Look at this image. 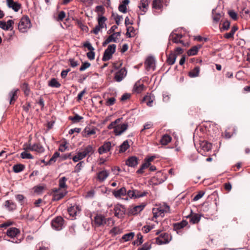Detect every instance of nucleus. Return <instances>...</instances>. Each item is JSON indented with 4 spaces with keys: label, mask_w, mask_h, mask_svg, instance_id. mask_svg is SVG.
Returning <instances> with one entry per match:
<instances>
[{
    "label": "nucleus",
    "mask_w": 250,
    "mask_h": 250,
    "mask_svg": "<svg viewBox=\"0 0 250 250\" xmlns=\"http://www.w3.org/2000/svg\"><path fill=\"white\" fill-rule=\"evenodd\" d=\"M202 46V45L200 44L193 46L188 51V55L190 56L196 55Z\"/></svg>",
    "instance_id": "nucleus-34"
},
{
    "label": "nucleus",
    "mask_w": 250,
    "mask_h": 250,
    "mask_svg": "<svg viewBox=\"0 0 250 250\" xmlns=\"http://www.w3.org/2000/svg\"><path fill=\"white\" fill-rule=\"evenodd\" d=\"M148 1L147 0H141L138 7L142 11L141 15H144L147 10L148 7Z\"/></svg>",
    "instance_id": "nucleus-25"
},
{
    "label": "nucleus",
    "mask_w": 250,
    "mask_h": 250,
    "mask_svg": "<svg viewBox=\"0 0 250 250\" xmlns=\"http://www.w3.org/2000/svg\"><path fill=\"white\" fill-rule=\"evenodd\" d=\"M112 194L116 198H120L126 195V189L125 187H122L120 189L114 190Z\"/></svg>",
    "instance_id": "nucleus-27"
},
{
    "label": "nucleus",
    "mask_w": 250,
    "mask_h": 250,
    "mask_svg": "<svg viewBox=\"0 0 250 250\" xmlns=\"http://www.w3.org/2000/svg\"><path fill=\"white\" fill-rule=\"evenodd\" d=\"M21 90L23 91L25 96H28L30 93V88L27 83H24L21 85Z\"/></svg>",
    "instance_id": "nucleus-44"
},
{
    "label": "nucleus",
    "mask_w": 250,
    "mask_h": 250,
    "mask_svg": "<svg viewBox=\"0 0 250 250\" xmlns=\"http://www.w3.org/2000/svg\"><path fill=\"white\" fill-rule=\"evenodd\" d=\"M116 99L114 97H111L107 99L105 102L106 106H111L115 104Z\"/></svg>",
    "instance_id": "nucleus-64"
},
{
    "label": "nucleus",
    "mask_w": 250,
    "mask_h": 250,
    "mask_svg": "<svg viewBox=\"0 0 250 250\" xmlns=\"http://www.w3.org/2000/svg\"><path fill=\"white\" fill-rule=\"evenodd\" d=\"M135 234L134 232H131L124 234L122 238L120 239V242H125L131 240L134 237Z\"/></svg>",
    "instance_id": "nucleus-35"
},
{
    "label": "nucleus",
    "mask_w": 250,
    "mask_h": 250,
    "mask_svg": "<svg viewBox=\"0 0 250 250\" xmlns=\"http://www.w3.org/2000/svg\"><path fill=\"white\" fill-rule=\"evenodd\" d=\"M170 207L166 203H163L158 205H156L155 207L152 209V213L153 217L152 220H154V218H157L158 217H164L165 214L169 212Z\"/></svg>",
    "instance_id": "nucleus-2"
},
{
    "label": "nucleus",
    "mask_w": 250,
    "mask_h": 250,
    "mask_svg": "<svg viewBox=\"0 0 250 250\" xmlns=\"http://www.w3.org/2000/svg\"><path fill=\"white\" fill-rule=\"evenodd\" d=\"M145 86L143 83H140V81H138L134 85L133 90L137 93H140L145 90Z\"/></svg>",
    "instance_id": "nucleus-33"
},
{
    "label": "nucleus",
    "mask_w": 250,
    "mask_h": 250,
    "mask_svg": "<svg viewBox=\"0 0 250 250\" xmlns=\"http://www.w3.org/2000/svg\"><path fill=\"white\" fill-rule=\"evenodd\" d=\"M5 207L10 211H13L17 208L16 203L10 200L5 201Z\"/></svg>",
    "instance_id": "nucleus-38"
},
{
    "label": "nucleus",
    "mask_w": 250,
    "mask_h": 250,
    "mask_svg": "<svg viewBox=\"0 0 250 250\" xmlns=\"http://www.w3.org/2000/svg\"><path fill=\"white\" fill-rule=\"evenodd\" d=\"M64 223V220L61 216H58L54 218L51 222V227L56 230H60L62 229Z\"/></svg>",
    "instance_id": "nucleus-5"
},
{
    "label": "nucleus",
    "mask_w": 250,
    "mask_h": 250,
    "mask_svg": "<svg viewBox=\"0 0 250 250\" xmlns=\"http://www.w3.org/2000/svg\"><path fill=\"white\" fill-rule=\"evenodd\" d=\"M32 151H35L39 154L43 153L45 151L44 147L40 142L35 143L32 145Z\"/></svg>",
    "instance_id": "nucleus-23"
},
{
    "label": "nucleus",
    "mask_w": 250,
    "mask_h": 250,
    "mask_svg": "<svg viewBox=\"0 0 250 250\" xmlns=\"http://www.w3.org/2000/svg\"><path fill=\"white\" fill-rule=\"evenodd\" d=\"M7 4L9 8L12 9L15 12H18L21 8V5L14 0H7Z\"/></svg>",
    "instance_id": "nucleus-19"
},
{
    "label": "nucleus",
    "mask_w": 250,
    "mask_h": 250,
    "mask_svg": "<svg viewBox=\"0 0 250 250\" xmlns=\"http://www.w3.org/2000/svg\"><path fill=\"white\" fill-rule=\"evenodd\" d=\"M137 239L132 243V244L133 245H137L138 246L143 243V236L141 233H138L137 234Z\"/></svg>",
    "instance_id": "nucleus-50"
},
{
    "label": "nucleus",
    "mask_w": 250,
    "mask_h": 250,
    "mask_svg": "<svg viewBox=\"0 0 250 250\" xmlns=\"http://www.w3.org/2000/svg\"><path fill=\"white\" fill-rule=\"evenodd\" d=\"M21 157L22 159H33L34 158V156L30 154V153H28L27 151H23L21 154Z\"/></svg>",
    "instance_id": "nucleus-56"
},
{
    "label": "nucleus",
    "mask_w": 250,
    "mask_h": 250,
    "mask_svg": "<svg viewBox=\"0 0 250 250\" xmlns=\"http://www.w3.org/2000/svg\"><path fill=\"white\" fill-rule=\"evenodd\" d=\"M172 37V33H171L169 36V42L167 45V48L166 50V54L167 57V62L169 64H172V50L170 49V40Z\"/></svg>",
    "instance_id": "nucleus-26"
},
{
    "label": "nucleus",
    "mask_w": 250,
    "mask_h": 250,
    "mask_svg": "<svg viewBox=\"0 0 250 250\" xmlns=\"http://www.w3.org/2000/svg\"><path fill=\"white\" fill-rule=\"evenodd\" d=\"M138 158L135 156L129 157L125 161V165L129 167H134L138 164Z\"/></svg>",
    "instance_id": "nucleus-20"
},
{
    "label": "nucleus",
    "mask_w": 250,
    "mask_h": 250,
    "mask_svg": "<svg viewBox=\"0 0 250 250\" xmlns=\"http://www.w3.org/2000/svg\"><path fill=\"white\" fill-rule=\"evenodd\" d=\"M127 74V71L125 68H121L116 74L114 78H124Z\"/></svg>",
    "instance_id": "nucleus-43"
},
{
    "label": "nucleus",
    "mask_w": 250,
    "mask_h": 250,
    "mask_svg": "<svg viewBox=\"0 0 250 250\" xmlns=\"http://www.w3.org/2000/svg\"><path fill=\"white\" fill-rule=\"evenodd\" d=\"M151 165L150 163H149L146 160H145V162L142 164L140 167L137 170V173L138 174H142L144 173V170L149 167Z\"/></svg>",
    "instance_id": "nucleus-45"
},
{
    "label": "nucleus",
    "mask_w": 250,
    "mask_h": 250,
    "mask_svg": "<svg viewBox=\"0 0 250 250\" xmlns=\"http://www.w3.org/2000/svg\"><path fill=\"white\" fill-rule=\"evenodd\" d=\"M31 27V21L27 16L22 17L18 24V29L20 32L24 33Z\"/></svg>",
    "instance_id": "nucleus-4"
},
{
    "label": "nucleus",
    "mask_w": 250,
    "mask_h": 250,
    "mask_svg": "<svg viewBox=\"0 0 250 250\" xmlns=\"http://www.w3.org/2000/svg\"><path fill=\"white\" fill-rule=\"evenodd\" d=\"M211 144L207 141L203 142L201 144L202 149L206 151H208L211 149Z\"/></svg>",
    "instance_id": "nucleus-52"
},
{
    "label": "nucleus",
    "mask_w": 250,
    "mask_h": 250,
    "mask_svg": "<svg viewBox=\"0 0 250 250\" xmlns=\"http://www.w3.org/2000/svg\"><path fill=\"white\" fill-rule=\"evenodd\" d=\"M151 248V242L147 241L144 243L142 246L137 250H149Z\"/></svg>",
    "instance_id": "nucleus-59"
},
{
    "label": "nucleus",
    "mask_w": 250,
    "mask_h": 250,
    "mask_svg": "<svg viewBox=\"0 0 250 250\" xmlns=\"http://www.w3.org/2000/svg\"><path fill=\"white\" fill-rule=\"evenodd\" d=\"M154 228V225H146L142 227V230L144 233H148Z\"/></svg>",
    "instance_id": "nucleus-62"
},
{
    "label": "nucleus",
    "mask_w": 250,
    "mask_h": 250,
    "mask_svg": "<svg viewBox=\"0 0 250 250\" xmlns=\"http://www.w3.org/2000/svg\"><path fill=\"white\" fill-rule=\"evenodd\" d=\"M200 72V67L196 66L193 69L189 72V76L190 77H198Z\"/></svg>",
    "instance_id": "nucleus-51"
},
{
    "label": "nucleus",
    "mask_w": 250,
    "mask_h": 250,
    "mask_svg": "<svg viewBox=\"0 0 250 250\" xmlns=\"http://www.w3.org/2000/svg\"><path fill=\"white\" fill-rule=\"evenodd\" d=\"M145 203H142L141 205L134 206L128 209V214L135 215L141 212L146 206Z\"/></svg>",
    "instance_id": "nucleus-11"
},
{
    "label": "nucleus",
    "mask_w": 250,
    "mask_h": 250,
    "mask_svg": "<svg viewBox=\"0 0 250 250\" xmlns=\"http://www.w3.org/2000/svg\"><path fill=\"white\" fill-rule=\"evenodd\" d=\"M173 137L175 141L174 146L175 147V150L177 152H181V146L182 144V140H179L178 137L174 135V133H173Z\"/></svg>",
    "instance_id": "nucleus-32"
},
{
    "label": "nucleus",
    "mask_w": 250,
    "mask_h": 250,
    "mask_svg": "<svg viewBox=\"0 0 250 250\" xmlns=\"http://www.w3.org/2000/svg\"><path fill=\"white\" fill-rule=\"evenodd\" d=\"M85 158V156H84V155L83 154L82 152H78L77 155L74 156L72 158V160L74 162H78L80 160H82Z\"/></svg>",
    "instance_id": "nucleus-55"
},
{
    "label": "nucleus",
    "mask_w": 250,
    "mask_h": 250,
    "mask_svg": "<svg viewBox=\"0 0 250 250\" xmlns=\"http://www.w3.org/2000/svg\"><path fill=\"white\" fill-rule=\"evenodd\" d=\"M52 192V200L54 201H59L62 199L67 193V191H60V189L58 188L53 189Z\"/></svg>",
    "instance_id": "nucleus-9"
},
{
    "label": "nucleus",
    "mask_w": 250,
    "mask_h": 250,
    "mask_svg": "<svg viewBox=\"0 0 250 250\" xmlns=\"http://www.w3.org/2000/svg\"><path fill=\"white\" fill-rule=\"evenodd\" d=\"M187 218H189V222L192 224H198L201 218V215L198 213H193L190 209V214L186 216Z\"/></svg>",
    "instance_id": "nucleus-12"
},
{
    "label": "nucleus",
    "mask_w": 250,
    "mask_h": 250,
    "mask_svg": "<svg viewBox=\"0 0 250 250\" xmlns=\"http://www.w3.org/2000/svg\"><path fill=\"white\" fill-rule=\"evenodd\" d=\"M116 45L115 44H110L105 50L102 60L104 62L109 60L112 57V55L115 52Z\"/></svg>",
    "instance_id": "nucleus-6"
},
{
    "label": "nucleus",
    "mask_w": 250,
    "mask_h": 250,
    "mask_svg": "<svg viewBox=\"0 0 250 250\" xmlns=\"http://www.w3.org/2000/svg\"><path fill=\"white\" fill-rule=\"evenodd\" d=\"M154 100V97L151 94L147 93V94L144 97L142 101L146 104L147 105L151 106Z\"/></svg>",
    "instance_id": "nucleus-28"
},
{
    "label": "nucleus",
    "mask_w": 250,
    "mask_h": 250,
    "mask_svg": "<svg viewBox=\"0 0 250 250\" xmlns=\"http://www.w3.org/2000/svg\"><path fill=\"white\" fill-rule=\"evenodd\" d=\"M60 153H59L57 151L55 152L53 154L52 157L46 163V166L50 165L53 163H55L57 161V159L60 157Z\"/></svg>",
    "instance_id": "nucleus-47"
},
{
    "label": "nucleus",
    "mask_w": 250,
    "mask_h": 250,
    "mask_svg": "<svg viewBox=\"0 0 250 250\" xmlns=\"http://www.w3.org/2000/svg\"><path fill=\"white\" fill-rule=\"evenodd\" d=\"M20 236L21 231L19 229L11 227L6 232L5 237H7V238L5 239L14 243H20L21 241V238H20Z\"/></svg>",
    "instance_id": "nucleus-1"
},
{
    "label": "nucleus",
    "mask_w": 250,
    "mask_h": 250,
    "mask_svg": "<svg viewBox=\"0 0 250 250\" xmlns=\"http://www.w3.org/2000/svg\"><path fill=\"white\" fill-rule=\"evenodd\" d=\"M107 20V19L103 16H98L97 21H98V25H97L95 28L93 29L92 32L95 34L97 35L101 29L106 28V24H105V22Z\"/></svg>",
    "instance_id": "nucleus-7"
},
{
    "label": "nucleus",
    "mask_w": 250,
    "mask_h": 250,
    "mask_svg": "<svg viewBox=\"0 0 250 250\" xmlns=\"http://www.w3.org/2000/svg\"><path fill=\"white\" fill-rule=\"evenodd\" d=\"M238 30V27L236 26H234L231 28V31L225 34L224 37L226 39H230L233 38L234 34L235 32Z\"/></svg>",
    "instance_id": "nucleus-49"
},
{
    "label": "nucleus",
    "mask_w": 250,
    "mask_h": 250,
    "mask_svg": "<svg viewBox=\"0 0 250 250\" xmlns=\"http://www.w3.org/2000/svg\"><path fill=\"white\" fill-rule=\"evenodd\" d=\"M114 35V34H112L111 35L108 36L107 38L102 43V45L103 46H105L107 44L111 42H117V39Z\"/></svg>",
    "instance_id": "nucleus-39"
},
{
    "label": "nucleus",
    "mask_w": 250,
    "mask_h": 250,
    "mask_svg": "<svg viewBox=\"0 0 250 250\" xmlns=\"http://www.w3.org/2000/svg\"><path fill=\"white\" fill-rule=\"evenodd\" d=\"M171 141V137L167 135H164L161 139L160 142L163 145H167Z\"/></svg>",
    "instance_id": "nucleus-54"
},
{
    "label": "nucleus",
    "mask_w": 250,
    "mask_h": 250,
    "mask_svg": "<svg viewBox=\"0 0 250 250\" xmlns=\"http://www.w3.org/2000/svg\"><path fill=\"white\" fill-rule=\"evenodd\" d=\"M128 128V124L124 123L120 125H117L114 130V133L116 136L121 135Z\"/></svg>",
    "instance_id": "nucleus-17"
},
{
    "label": "nucleus",
    "mask_w": 250,
    "mask_h": 250,
    "mask_svg": "<svg viewBox=\"0 0 250 250\" xmlns=\"http://www.w3.org/2000/svg\"><path fill=\"white\" fill-rule=\"evenodd\" d=\"M145 66L147 71L154 70L155 67V61L153 57H148L146 60Z\"/></svg>",
    "instance_id": "nucleus-15"
},
{
    "label": "nucleus",
    "mask_w": 250,
    "mask_h": 250,
    "mask_svg": "<svg viewBox=\"0 0 250 250\" xmlns=\"http://www.w3.org/2000/svg\"><path fill=\"white\" fill-rule=\"evenodd\" d=\"M130 147L127 140L125 141L120 146L119 152L123 153L125 152Z\"/></svg>",
    "instance_id": "nucleus-36"
},
{
    "label": "nucleus",
    "mask_w": 250,
    "mask_h": 250,
    "mask_svg": "<svg viewBox=\"0 0 250 250\" xmlns=\"http://www.w3.org/2000/svg\"><path fill=\"white\" fill-rule=\"evenodd\" d=\"M94 147L92 145H88L85 147L82 152L85 157L87 156H90L94 152Z\"/></svg>",
    "instance_id": "nucleus-29"
},
{
    "label": "nucleus",
    "mask_w": 250,
    "mask_h": 250,
    "mask_svg": "<svg viewBox=\"0 0 250 250\" xmlns=\"http://www.w3.org/2000/svg\"><path fill=\"white\" fill-rule=\"evenodd\" d=\"M129 3V0H124L120 4L118 7V10L120 12L123 13H126L127 12V6Z\"/></svg>",
    "instance_id": "nucleus-30"
},
{
    "label": "nucleus",
    "mask_w": 250,
    "mask_h": 250,
    "mask_svg": "<svg viewBox=\"0 0 250 250\" xmlns=\"http://www.w3.org/2000/svg\"><path fill=\"white\" fill-rule=\"evenodd\" d=\"M169 240V236L167 233H162L155 238V242L158 245L167 243Z\"/></svg>",
    "instance_id": "nucleus-13"
},
{
    "label": "nucleus",
    "mask_w": 250,
    "mask_h": 250,
    "mask_svg": "<svg viewBox=\"0 0 250 250\" xmlns=\"http://www.w3.org/2000/svg\"><path fill=\"white\" fill-rule=\"evenodd\" d=\"M122 118H118L115 121L112 122L107 126V128L108 129H111L112 128H114V130L115 129L116 126L117 125H116L117 124L119 123Z\"/></svg>",
    "instance_id": "nucleus-58"
},
{
    "label": "nucleus",
    "mask_w": 250,
    "mask_h": 250,
    "mask_svg": "<svg viewBox=\"0 0 250 250\" xmlns=\"http://www.w3.org/2000/svg\"><path fill=\"white\" fill-rule=\"evenodd\" d=\"M48 85L52 87H59L61 84L57 81V79H51L49 81Z\"/></svg>",
    "instance_id": "nucleus-60"
},
{
    "label": "nucleus",
    "mask_w": 250,
    "mask_h": 250,
    "mask_svg": "<svg viewBox=\"0 0 250 250\" xmlns=\"http://www.w3.org/2000/svg\"><path fill=\"white\" fill-rule=\"evenodd\" d=\"M68 148L67 146V142L66 141L63 142L61 144L59 147V151L61 152H64Z\"/></svg>",
    "instance_id": "nucleus-63"
},
{
    "label": "nucleus",
    "mask_w": 250,
    "mask_h": 250,
    "mask_svg": "<svg viewBox=\"0 0 250 250\" xmlns=\"http://www.w3.org/2000/svg\"><path fill=\"white\" fill-rule=\"evenodd\" d=\"M109 219L110 218H106L104 214L96 213L94 218L91 219L92 226L95 228L104 227L107 221H109Z\"/></svg>",
    "instance_id": "nucleus-3"
},
{
    "label": "nucleus",
    "mask_w": 250,
    "mask_h": 250,
    "mask_svg": "<svg viewBox=\"0 0 250 250\" xmlns=\"http://www.w3.org/2000/svg\"><path fill=\"white\" fill-rule=\"evenodd\" d=\"M152 8L155 9H161L163 7L162 0H153L152 3Z\"/></svg>",
    "instance_id": "nucleus-46"
},
{
    "label": "nucleus",
    "mask_w": 250,
    "mask_h": 250,
    "mask_svg": "<svg viewBox=\"0 0 250 250\" xmlns=\"http://www.w3.org/2000/svg\"><path fill=\"white\" fill-rule=\"evenodd\" d=\"M25 166L22 164H17L13 167V171L15 173H19L25 169Z\"/></svg>",
    "instance_id": "nucleus-41"
},
{
    "label": "nucleus",
    "mask_w": 250,
    "mask_h": 250,
    "mask_svg": "<svg viewBox=\"0 0 250 250\" xmlns=\"http://www.w3.org/2000/svg\"><path fill=\"white\" fill-rule=\"evenodd\" d=\"M182 38V35L180 34L174 33L173 32V42L181 43L184 44V42L180 39Z\"/></svg>",
    "instance_id": "nucleus-48"
},
{
    "label": "nucleus",
    "mask_w": 250,
    "mask_h": 250,
    "mask_svg": "<svg viewBox=\"0 0 250 250\" xmlns=\"http://www.w3.org/2000/svg\"><path fill=\"white\" fill-rule=\"evenodd\" d=\"M14 23V22L13 20H9L6 22L4 21H0V28L4 30H8L11 28V29L13 28V25Z\"/></svg>",
    "instance_id": "nucleus-22"
},
{
    "label": "nucleus",
    "mask_w": 250,
    "mask_h": 250,
    "mask_svg": "<svg viewBox=\"0 0 250 250\" xmlns=\"http://www.w3.org/2000/svg\"><path fill=\"white\" fill-rule=\"evenodd\" d=\"M96 128L92 127L91 128L89 126H86L82 132V135L83 137L87 138L92 135L96 134Z\"/></svg>",
    "instance_id": "nucleus-18"
},
{
    "label": "nucleus",
    "mask_w": 250,
    "mask_h": 250,
    "mask_svg": "<svg viewBox=\"0 0 250 250\" xmlns=\"http://www.w3.org/2000/svg\"><path fill=\"white\" fill-rule=\"evenodd\" d=\"M50 248L49 245L44 244L43 242H41L38 244V247L36 250H49Z\"/></svg>",
    "instance_id": "nucleus-61"
},
{
    "label": "nucleus",
    "mask_w": 250,
    "mask_h": 250,
    "mask_svg": "<svg viewBox=\"0 0 250 250\" xmlns=\"http://www.w3.org/2000/svg\"><path fill=\"white\" fill-rule=\"evenodd\" d=\"M122 118H118L115 121L112 122L107 126V128L108 129H111L112 128H114V130L115 129L116 126L117 125H116L117 124L119 123Z\"/></svg>",
    "instance_id": "nucleus-57"
},
{
    "label": "nucleus",
    "mask_w": 250,
    "mask_h": 250,
    "mask_svg": "<svg viewBox=\"0 0 250 250\" xmlns=\"http://www.w3.org/2000/svg\"><path fill=\"white\" fill-rule=\"evenodd\" d=\"M114 211V215L118 218H121L125 214V208L123 206L118 204L115 206Z\"/></svg>",
    "instance_id": "nucleus-16"
},
{
    "label": "nucleus",
    "mask_w": 250,
    "mask_h": 250,
    "mask_svg": "<svg viewBox=\"0 0 250 250\" xmlns=\"http://www.w3.org/2000/svg\"><path fill=\"white\" fill-rule=\"evenodd\" d=\"M135 193L136 195V198H139L141 197H143L145 196H146L149 194L148 190H141L135 189Z\"/></svg>",
    "instance_id": "nucleus-40"
},
{
    "label": "nucleus",
    "mask_w": 250,
    "mask_h": 250,
    "mask_svg": "<svg viewBox=\"0 0 250 250\" xmlns=\"http://www.w3.org/2000/svg\"><path fill=\"white\" fill-rule=\"evenodd\" d=\"M188 225V222L186 220H183L180 222L173 224V230H175L179 235H182L183 233V229Z\"/></svg>",
    "instance_id": "nucleus-8"
},
{
    "label": "nucleus",
    "mask_w": 250,
    "mask_h": 250,
    "mask_svg": "<svg viewBox=\"0 0 250 250\" xmlns=\"http://www.w3.org/2000/svg\"><path fill=\"white\" fill-rule=\"evenodd\" d=\"M67 181V178L65 177H62L59 180V188L58 189H64V191H66L67 188V186L66 184V182Z\"/></svg>",
    "instance_id": "nucleus-31"
},
{
    "label": "nucleus",
    "mask_w": 250,
    "mask_h": 250,
    "mask_svg": "<svg viewBox=\"0 0 250 250\" xmlns=\"http://www.w3.org/2000/svg\"><path fill=\"white\" fill-rule=\"evenodd\" d=\"M112 147L111 143L109 141H105L103 145L100 146L98 149V153L100 154H103L107 153L111 150Z\"/></svg>",
    "instance_id": "nucleus-14"
},
{
    "label": "nucleus",
    "mask_w": 250,
    "mask_h": 250,
    "mask_svg": "<svg viewBox=\"0 0 250 250\" xmlns=\"http://www.w3.org/2000/svg\"><path fill=\"white\" fill-rule=\"evenodd\" d=\"M83 119V117L75 114L74 116H69L68 120L71 121L72 124H76L81 122Z\"/></svg>",
    "instance_id": "nucleus-37"
},
{
    "label": "nucleus",
    "mask_w": 250,
    "mask_h": 250,
    "mask_svg": "<svg viewBox=\"0 0 250 250\" xmlns=\"http://www.w3.org/2000/svg\"><path fill=\"white\" fill-rule=\"evenodd\" d=\"M109 173L107 170H103L97 173V180L100 183L103 182L109 176Z\"/></svg>",
    "instance_id": "nucleus-21"
},
{
    "label": "nucleus",
    "mask_w": 250,
    "mask_h": 250,
    "mask_svg": "<svg viewBox=\"0 0 250 250\" xmlns=\"http://www.w3.org/2000/svg\"><path fill=\"white\" fill-rule=\"evenodd\" d=\"M77 26L83 31H87L88 28L81 20H78L76 21Z\"/></svg>",
    "instance_id": "nucleus-53"
},
{
    "label": "nucleus",
    "mask_w": 250,
    "mask_h": 250,
    "mask_svg": "<svg viewBox=\"0 0 250 250\" xmlns=\"http://www.w3.org/2000/svg\"><path fill=\"white\" fill-rule=\"evenodd\" d=\"M19 92V89H14L9 93V96L10 97L9 103L10 104H14L18 99V94Z\"/></svg>",
    "instance_id": "nucleus-24"
},
{
    "label": "nucleus",
    "mask_w": 250,
    "mask_h": 250,
    "mask_svg": "<svg viewBox=\"0 0 250 250\" xmlns=\"http://www.w3.org/2000/svg\"><path fill=\"white\" fill-rule=\"evenodd\" d=\"M81 210V206L77 204H74L68 208L67 212L70 217L75 218L77 214L80 213Z\"/></svg>",
    "instance_id": "nucleus-10"
},
{
    "label": "nucleus",
    "mask_w": 250,
    "mask_h": 250,
    "mask_svg": "<svg viewBox=\"0 0 250 250\" xmlns=\"http://www.w3.org/2000/svg\"><path fill=\"white\" fill-rule=\"evenodd\" d=\"M75 234L76 231L75 227L73 226H69L68 228V229L66 231L65 233V236L68 238H70L75 236Z\"/></svg>",
    "instance_id": "nucleus-42"
}]
</instances>
